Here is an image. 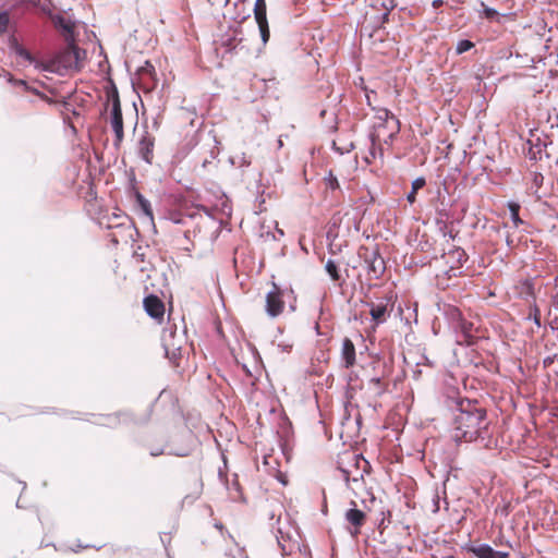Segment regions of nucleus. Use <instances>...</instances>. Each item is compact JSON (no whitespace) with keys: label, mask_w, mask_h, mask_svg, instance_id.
I'll return each mask as SVG.
<instances>
[{"label":"nucleus","mask_w":558,"mask_h":558,"mask_svg":"<svg viewBox=\"0 0 558 558\" xmlns=\"http://www.w3.org/2000/svg\"><path fill=\"white\" fill-rule=\"evenodd\" d=\"M341 246H329L330 257L326 260L322 258L324 262V268L330 280L338 283L339 287L345 282V278H343L341 272V266H350V263L347 262L341 255Z\"/></svg>","instance_id":"nucleus-6"},{"label":"nucleus","mask_w":558,"mask_h":558,"mask_svg":"<svg viewBox=\"0 0 558 558\" xmlns=\"http://www.w3.org/2000/svg\"><path fill=\"white\" fill-rule=\"evenodd\" d=\"M376 118L379 121L374 124L369 137L373 146H379V159L383 160V144L392 143L393 138L400 131V122L388 109L385 108L377 110Z\"/></svg>","instance_id":"nucleus-2"},{"label":"nucleus","mask_w":558,"mask_h":558,"mask_svg":"<svg viewBox=\"0 0 558 558\" xmlns=\"http://www.w3.org/2000/svg\"><path fill=\"white\" fill-rule=\"evenodd\" d=\"M215 527L218 529L219 531H222L223 530V525L221 522H216L215 523Z\"/></svg>","instance_id":"nucleus-46"},{"label":"nucleus","mask_w":558,"mask_h":558,"mask_svg":"<svg viewBox=\"0 0 558 558\" xmlns=\"http://www.w3.org/2000/svg\"><path fill=\"white\" fill-rule=\"evenodd\" d=\"M532 182L536 190H538L544 183V175L541 172L534 171Z\"/></svg>","instance_id":"nucleus-27"},{"label":"nucleus","mask_w":558,"mask_h":558,"mask_svg":"<svg viewBox=\"0 0 558 558\" xmlns=\"http://www.w3.org/2000/svg\"><path fill=\"white\" fill-rule=\"evenodd\" d=\"M80 548H83V545H78ZM84 548H88V545H85Z\"/></svg>","instance_id":"nucleus-51"},{"label":"nucleus","mask_w":558,"mask_h":558,"mask_svg":"<svg viewBox=\"0 0 558 558\" xmlns=\"http://www.w3.org/2000/svg\"><path fill=\"white\" fill-rule=\"evenodd\" d=\"M441 258L450 266L449 271H454L468 260V255L462 246H449V251L441 250Z\"/></svg>","instance_id":"nucleus-9"},{"label":"nucleus","mask_w":558,"mask_h":558,"mask_svg":"<svg viewBox=\"0 0 558 558\" xmlns=\"http://www.w3.org/2000/svg\"><path fill=\"white\" fill-rule=\"evenodd\" d=\"M191 450L189 448H182L179 450H169L167 453L173 454L177 457H187L190 454Z\"/></svg>","instance_id":"nucleus-31"},{"label":"nucleus","mask_w":558,"mask_h":558,"mask_svg":"<svg viewBox=\"0 0 558 558\" xmlns=\"http://www.w3.org/2000/svg\"><path fill=\"white\" fill-rule=\"evenodd\" d=\"M555 362H558V353L545 357L543 364L545 367H550Z\"/></svg>","instance_id":"nucleus-33"},{"label":"nucleus","mask_w":558,"mask_h":558,"mask_svg":"<svg viewBox=\"0 0 558 558\" xmlns=\"http://www.w3.org/2000/svg\"><path fill=\"white\" fill-rule=\"evenodd\" d=\"M425 184H426V181H425V179L423 177L416 178L412 182L411 192L407 196V199H408V202L410 204H414L415 203L417 191L423 189L425 186Z\"/></svg>","instance_id":"nucleus-20"},{"label":"nucleus","mask_w":558,"mask_h":558,"mask_svg":"<svg viewBox=\"0 0 558 558\" xmlns=\"http://www.w3.org/2000/svg\"><path fill=\"white\" fill-rule=\"evenodd\" d=\"M154 147H155V137L148 132L145 131L142 138L138 143V153L142 158L150 163L154 157Z\"/></svg>","instance_id":"nucleus-12"},{"label":"nucleus","mask_w":558,"mask_h":558,"mask_svg":"<svg viewBox=\"0 0 558 558\" xmlns=\"http://www.w3.org/2000/svg\"><path fill=\"white\" fill-rule=\"evenodd\" d=\"M165 452H166L165 448H156V449H151L149 453L151 457H158Z\"/></svg>","instance_id":"nucleus-38"},{"label":"nucleus","mask_w":558,"mask_h":558,"mask_svg":"<svg viewBox=\"0 0 558 558\" xmlns=\"http://www.w3.org/2000/svg\"><path fill=\"white\" fill-rule=\"evenodd\" d=\"M454 330L458 332L457 342L459 344L472 345L475 341V336L473 335V324L463 319H460L457 326H454Z\"/></svg>","instance_id":"nucleus-11"},{"label":"nucleus","mask_w":558,"mask_h":558,"mask_svg":"<svg viewBox=\"0 0 558 558\" xmlns=\"http://www.w3.org/2000/svg\"><path fill=\"white\" fill-rule=\"evenodd\" d=\"M444 4V1L442 0H434L432 5L437 9L439 7H441Z\"/></svg>","instance_id":"nucleus-43"},{"label":"nucleus","mask_w":558,"mask_h":558,"mask_svg":"<svg viewBox=\"0 0 558 558\" xmlns=\"http://www.w3.org/2000/svg\"><path fill=\"white\" fill-rule=\"evenodd\" d=\"M369 308V314L372 316V320L376 324H383L386 322L388 317L387 303H367Z\"/></svg>","instance_id":"nucleus-15"},{"label":"nucleus","mask_w":558,"mask_h":558,"mask_svg":"<svg viewBox=\"0 0 558 558\" xmlns=\"http://www.w3.org/2000/svg\"><path fill=\"white\" fill-rule=\"evenodd\" d=\"M256 23L258 25L263 43L266 44L269 40V37H270L268 21L267 20L263 21V22L259 21V22H256Z\"/></svg>","instance_id":"nucleus-24"},{"label":"nucleus","mask_w":558,"mask_h":558,"mask_svg":"<svg viewBox=\"0 0 558 558\" xmlns=\"http://www.w3.org/2000/svg\"><path fill=\"white\" fill-rule=\"evenodd\" d=\"M144 310L148 316L161 320L165 315V304L155 294L147 295L143 301Z\"/></svg>","instance_id":"nucleus-10"},{"label":"nucleus","mask_w":558,"mask_h":558,"mask_svg":"<svg viewBox=\"0 0 558 558\" xmlns=\"http://www.w3.org/2000/svg\"><path fill=\"white\" fill-rule=\"evenodd\" d=\"M84 56L85 51L81 50L75 45H69L63 51L58 53L54 59L43 63L41 66L45 71L59 74L73 70L80 71L81 60Z\"/></svg>","instance_id":"nucleus-3"},{"label":"nucleus","mask_w":558,"mask_h":558,"mask_svg":"<svg viewBox=\"0 0 558 558\" xmlns=\"http://www.w3.org/2000/svg\"><path fill=\"white\" fill-rule=\"evenodd\" d=\"M371 384H373L374 386H376V388L378 389L377 393L380 395L383 392V388H381V380L380 378L378 377H374L371 379Z\"/></svg>","instance_id":"nucleus-35"},{"label":"nucleus","mask_w":558,"mask_h":558,"mask_svg":"<svg viewBox=\"0 0 558 558\" xmlns=\"http://www.w3.org/2000/svg\"><path fill=\"white\" fill-rule=\"evenodd\" d=\"M445 314L451 322L452 327L457 326L460 319H463L461 312L456 306L448 305L445 307Z\"/></svg>","instance_id":"nucleus-22"},{"label":"nucleus","mask_w":558,"mask_h":558,"mask_svg":"<svg viewBox=\"0 0 558 558\" xmlns=\"http://www.w3.org/2000/svg\"><path fill=\"white\" fill-rule=\"evenodd\" d=\"M154 71H155V69H154V66L149 62H146V66H143L140 70L142 75H145V74L151 75L154 73Z\"/></svg>","instance_id":"nucleus-34"},{"label":"nucleus","mask_w":558,"mask_h":558,"mask_svg":"<svg viewBox=\"0 0 558 558\" xmlns=\"http://www.w3.org/2000/svg\"><path fill=\"white\" fill-rule=\"evenodd\" d=\"M507 207H508V209H509L510 217H511V219H512L513 223H514L515 226L522 225V223H523V220H522V219L520 218V216H519V211H520V209H521L520 204H519V203H517V202H509V203L507 204Z\"/></svg>","instance_id":"nucleus-23"},{"label":"nucleus","mask_w":558,"mask_h":558,"mask_svg":"<svg viewBox=\"0 0 558 558\" xmlns=\"http://www.w3.org/2000/svg\"><path fill=\"white\" fill-rule=\"evenodd\" d=\"M10 23V16L8 12L0 11V35L8 31Z\"/></svg>","instance_id":"nucleus-26"},{"label":"nucleus","mask_w":558,"mask_h":558,"mask_svg":"<svg viewBox=\"0 0 558 558\" xmlns=\"http://www.w3.org/2000/svg\"><path fill=\"white\" fill-rule=\"evenodd\" d=\"M326 181H327V186L330 187L331 190H337L340 186L337 177H335L331 172L326 178Z\"/></svg>","instance_id":"nucleus-28"},{"label":"nucleus","mask_w":558,"mask_h":558,"mask_svg":"<svg viewBox=\"0 0 558 558\" xmlns=\"http://www.w3.org/2000/svg\"><path fill=\"white\" fill-rule=\"evenodd\" d=\"M107 98V101L111 104L110 124L114 132V146L119 147L124 140V131L120 97L117 88L108 92Z\"/></svg>","instance_id":"nucleus-5"},{"label":"nucleus","mask_w":558,"mask_h":558,"mask_svg":"<svg viewBox=\"0 0 558 558\" xmlns=\"http://www.w3.org/2000/svg\"><path fill=\"white\" fill-rule=\"evenodd\" d=\"M483 14L488 20H493L498 16V12L495 9L487 7L484 8Z\"/></svg>","instance_id":"nucleus-32"},{"label":"nucleus","mask_w":558,"mask_h":558,"mask_svg":"<svg viewBox=\"0 0 558 558\" xmlns=\"http://www.w3.org/2000/svg\"><path fill=\"white\" fill-rule=\"evenodd\" d=\"M378 157L376 156V154H374V149H369L368 150V155L365 157V161L367 163H371L373 161H375Z\"/></svg>","instance_id":"nucleus-36"},{"label":"nucleus","mask_w":558,"mask_h":558,"mask_svg":"<svg viewBox=\"0 0 558 558\" xmlns=\"http://www.w3.org/2000/svg\"><path fill=\"white\" fill-rule=\"evenodd\" d=\"M494 555H495V558H508L509 557V553L508 551H502V550H495L494 549Z\"/></svg>","instance_id":"nucleus-39"},{"label":"nucleus","mask_w":558,"mask_h":558,"mask_svg":"<svg viewBox=\"0 0 558 558\" xmlns=\"http://www.w3.org/2000/svg\"><path fill=\"white\" fill-rule=\"evenodd\" d=\"M341 357L345 368H350L355 364V347L349 338H344L342 341Z\"/></svg>","instance_id":"nucleus-14"},{"label":"nucleus","mask_w":558,"mask_h":558,"mask_svg":"<svg viewBox=\"0 0 558 558\" xmlns=\"http://www.w3.org/2000/svg\"><path fill=\"white\" fill-rule=\"evenodd\" d=\"M17 2L20 3H31V4H35L36 3V0H16Z\"/></svg>","instance_id":"nucleus-44"},{"label":"nucleus","mask_w":558,"mask_h":558,"mask_svg":"<svg viewBox=\"0 0 558 558\" xmlns=\"http://www.w3.org/2000/svg\"><path fill=\"white\" fill-rule=\"evenodd\" d=\"M301 247H302V250H303L305 253H308V251H307V248H306V246H305V245H302Z\"/></svg>","instance_id":"nucleus-49"},{"label":"nucleus","mask_w":558,"mask_h":558,"mask_svg":"<svg viewBox=\"0 0 558 558\" xmlns=\"http://www.w3.org/2000/svg\"><path fill=\"white\" fill-rule=\"evenodd\" d=\"M534 320H535V324H536L537 326H539V325H541V323H539V318H538V317H536V316H535V317H534Z\"/></svg>","instance_id":"nucleus-48"},{"label":"nucleus","mask_w":558,"mask_h":558,"mask_svg":"<svg viewBox=\"0 0 558 558\" xmlns=\"http://www.w3.org/2000/svg\"><path fill=\"white\" fill-rule=\"evenodd\" d=\"M378 157L376 156V154H374V149H369L368 150V155L365 157V161L367 163H371L373 161H375Z\"/></svg>","instance_id":"nucleus-37"},{"label":"nucleus","mask_w":558,"mask_h":558,"mask_svg":"<svg viewBox=\"0 0 558 558\" xmlns=\"http://www.w3.org/2000/svg\"><path fill=\"white\" fill-rule=\"evenodd\" d=\"M473 47L474 44L471 40L463 39L458 43L456 51L458 54H461L463 52L471 50Z\"/></svg>","instance_id":"nucleus-25"},{"label":"nucleus","mask_w":558,"mask_h":558,"mask_svg":"<svg viewBox=\"0 0 558 558\" xmlns=\"http://www.w3.org/2000/svg\"><path fill=\"white\" fill-rule=\"evenodd\" d=\"M341 473H342L343 478L347 482V484H349L351 481L354 483H357L360 480H363V473H361L359 477L354 476L352 478L350 477L349 471L341 469Z\"/></svg>","instance_id":"nucleus-30"},{"label":"nucleus","mask_w":558,"mask_h":558,"mask_svg":"<svg viewBox=\"0 0 558 558\" xmlns=\"http://www.w3.org/2000/svg\"><path fill=\"white\" fill-rule=\"evenodd\" d=\"M266 10H267L266 0H256L255 1L254 16H255L256 22H259V21L263 22V21L267 20Z\"/></svg>","instance_id":"nucleus-21"},{"label":"nucleus","mask_w":558,"mask_h":558,"mask_svg":"<svg viewBox=\"0 0 558 558\" xmlns=\"http://www.w3.org/2000/svg\"><path fill=\"white\" fill-rule=\"evenodd\" d=\"M14 84H15L16 86L24 87L25 89H27V84H26V82H25V81L16 80V81H14Z\"/></svg>","instance_id":"nucleus-42"},{"label":"nucleus","mask_w":558,"mask_h":558,"mask_svg":"<svg viewBox=\"0 0 558 558\" xmlns=\"http://www.w3.org/2000/svg\"><path fill=\"white\" fill-rule=\"evenodd\" d=\"M378 148H379V146H378V145H376V146H373V145H372L369 149H374V154H376V156L379 158V151H378Z\"/></svg>","instance_id":"nucleus-45"},{"label":"nucleus","mask_w":558,"mask_h":558,"mask_svg":"<svg viewBox=\"0 0 558 558\" xmlns=\"http://www.w3.org/2000/svg\"><path fill=\"white\" fill-rule=\"evenodd\" d=\"M360 462H362L364 464L363 472H365L366 471V466H369L368 462L363 457H361V459L356 461L357 468H360Z\"/></svg>","instance_id":"nucleus-41"},{"label":"nucleus","mask_w":558,"mask_h":558,"mask_svg":"<svg viewBox=\"0 0 558 558\" xmlns=\"http://www.w3.org/2000/svg\"><path fill=\"white\" fill-rule=\"evenodd\" d=\"M283 291L272 282V289L266 294L265 311L271 318L279 316L284 307V301L282 299Z\"/></svg>","instance_id":"nucleus-8"},{"label":"nucleus","mask_w":558,"mask_h":558,"mask_svg":"<svg viewBox=\"0 0 558 558\" xmlns=\"http://www.w3.org/2000/svg\"><path fill=\"white\" fill-rule=\"evenodd\" d=\"M487 413L477 400L461 399L453 417L452 438L456 442H472L488 438Z\"/></svg>","instance_id":"nucleus-1"},{"label":"nucleus","mask_w":558,"mask_h":558,"mask_svg":"<svg viewBox=\"0 0 558 558\" xmlns=\"http://www.w3.org/2000/svg\"><path fill=\"white\" fill-rule=\"evenodd\" d=\"M112 242H113V244H118L119 243L118 239H116V238H112Z\"/></svg>","instance_id":"nucleus-50"},{"label":"nucleus","mask_w":558,"mask_h":558,"mask_svg":"<svg viewBox=\"0 0 558 558\" xmlns=\"http://www.w3.org/2000/svg\"><path fill=\"white\" fill-rule=\"evenodd\" d=\"M527 145H529V148L526 151V157L529 159L535 160V161L542 159V153H543V148L545 145L541 142V140L537 138L536 143H533L532 141H527Z\"/></svg>","instance_id":"nucleus-17"},{"label":"nucleus","mask_w":558,"mask_h":558,"mask_svg":"<svg viewBox=\"0 0 558 558\" xmlns=\"http://www.w3.org/2000/svg\"><path fill=\"white\" fill-rule=\"evenodd\" d=\"M378 246H373V250L369 252L367 246H361L364 250V253L359 252L360 257H364L368 275H371L374 279H378L386 269L385 259L378 253Z\"/></svg>","instance_id":"nucleus-7"},{"label":"nucleus","mask_w":558,"mask_h":558,"mask_svg":"<svg viewBox=\"0 0 558 558\" xmlns=\"http://www.w3.org/2000/svg\"><path fill=\"white\" fill-rule=\"evenodd\" d=\"M186 342L185 331L178 332L175 325L166 327L161 335V344L166 356L175 360L181 355L182 345Z\"/></svg>","instance_id":"nucleus-4"},{"label":"nucleus","mask_w":558,"mask_h":558,"mask_svg":"<svg viewBox=\"0 0 558 558\" xmlns=\"http://www.w3.org/2000/svg\"><path fill=\"white\" fill-rule=\"evenodd\" d=\"M388 16H389V13L386 12L384 15H383V22L386 23L388 22Z\"/></svg>","instance_id":"nucleus-47"},{"label":"nucleus","mask_w":558,"mask_h":558,"mask_svg":"<svg viewBox=\"0 0 558 558\" xmlns=\"http://www.w3.org/2000/svg\"><path fill=\"white\" fill-rule=\"evenodd\" d=\"M353 506L345 512V520L354 526V531L351 532L353 536L357 535L360 527L364 524L366 515L365 513L356 508L355 501H351Z\"/></svg>","instance_id":"nucleus-13"},{"label":"nucleus","mask_w":558,"mask_h":558,"mask_svg":"<svg viewBox=\"0 0 558 558\" xmlns=\"http://www.w3.org/2000/svg\"><path fill=\"white\" fill-rule=\"evenodd\" d=\"M134 195L137 207L147 218H149V220H153L154 215L149 201H147L138 191H136Z\"/></svg>","instance_id":"nucleus-18"},{"label":"nucleus","mask_w":558,"mask_h":558,"mask_svg":"<svg viewBox=\"0 0 558 558\" xmlns=\"http://www.w3.org/2000/svg\"><path fill=\"white\" fill-rule=\"evenodd\" d=\"M227 489L229 492V497L232 501H245L241 486L236 477L232 481L231 484L227 485Z\"/></svg>","instance_id":"nucleus-19"},{"label":"nucleus","mask_w":558,"mask_h":558,"mask_svg":"<svg viewBox=\"0 0 558 558\" xmlns=\"http://www.w3.org/2000/svg\"><path fill=\"white\" fill-rule=\"evenodd\" d=\"M469 551L472 553L476 558H495L494 548L486 543L471 546Z\"/></svg>","instance_id":"nucleus-16"},{"label":"nucleus","mask_w":558,"mask_h":558,"mask_svg":"<svg viewBox=\"0 0 558 558\" xmlns=\"http://www.w3.org/2000/svg\"><path fill=\"white\" fill-rule=\"evenodd\" d=\"M16 53L20 57L24 58L26 61L33 62V57H32L31 52L28 50H26L25 48H23L21 46L16 47Z\"/></svg>","instance_id":"nucleus-29"},{"label":"nucleus","mask_w":558,"mask_h":558,"mask_svg":"<svg viewBox=\"0 0 558 558\" xmlns=\"http://www.w3.org/2000/svg\"><path fill=\"white\" fill-rule=\"evenodd\" d=\"M278 350H280L281 352H289L291 350V345L290 344H284V343H279L277 345Z\"/></svg>","instance_id":"nucleus-40"}]
</instances>
